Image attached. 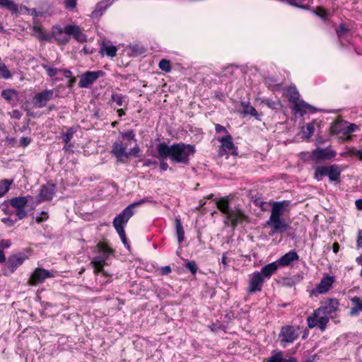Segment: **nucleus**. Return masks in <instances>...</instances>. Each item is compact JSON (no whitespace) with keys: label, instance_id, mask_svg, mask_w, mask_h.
Wrapping results in <instances>:
<instances>
[{"label":"nucleus","instance_id":"obj_53","mask_svg":"<svg viewBox=\"0 0 362 362\" xmlns=\"http://www.w3.org/2000/svg\"><path fill=\"white\" fill-rule=\"evenodd\" d=\"M356 246L358 248L362 247V230L358 231Z\"/></svg>","mask_w":362,"mask_h":362},{"label":"nucleus","instance_id":"obj_43","mask_svg":"<svg viewBox=\"0 0 362 362\" xmlns=\"http://www.w3.org/2000/svg\"><path fill=\"white\" fill-rule=\"evenodd\" d=\"M317 317L318 316H315L314 315V313H313L312 315H310L309 317H308L307 321H308V325L309 328H313L316 325H317Z\"/></svg>","mask_w":362,"mask_h":362},{"label":"nucleus","instance_id":"obj_62","mask_svg":"<svg viewBox=\"0 0 362 362\" xmlns=\"http://www.w3.org/2000/svg\"><path fill=\"white\" fill-rule=\"evenodd\" d=\"M6 262V257L2 250H0V263Z\"/></svg>","mask_w":362,"mask_h":362},{"label":"nucleus","instance_id":"obj_34","mask_svg":"<svg viewBox=\"0 0 362 362\" xmlns=\"http://www.w3.org/2000/svg\"><path fill=\"white\" fill-rule=\"evenodd\" d=\"M76 128H74V127L69 128L67 129V131L65 133H64L62 136L63 141L66 144H68L69 143V141L71 140V139L73 138V136L76 133Z\"/></svg>","mask_w":362,"mask_h":362},{"label":"nucleus","instance_id":"obj_54","mask_svg":"<svg viewBox=\"0 0 362 362\" xmlns=\"http://www.w3.org/2000/svg\"><path fill=\"white\" fill-rule=\"evenodd\" d=\"M31 14L34 16H43L44 14H45V12L44 11H38L37 10L36 8H33L31 10Z\"/></svg>","mask_w":362,"mask_h":362},{"label":"nucleus","instance_id":"obj_58","mask_svg":"<svg viewBox=\"0 0 362 362\" xmlns=\"http://www.w3.org/2000/svg\"><path fill=\"white\" fill-rule=\"evenodd\" d=\"M62 71L60 72H62L64 74V76L66 78H71L72 76V73L69 70L66 69H61Z\"/></svg>","mask_w":362,"mask_h":362},{"label":"nucleus","instance_id":"obj_6","mask_svg":"<svg viewBox=\"0 0 362 362\" xmlns=\"http://www.w3.org/2000/svg\"><path fill=\"white\" fill-rule=\"evenodd\" d=\"M96 248L98 255L95 257L90 262L94 269V273L96 274H102L105 276H109V274L104 270L103 267L108 257L113 255L114 250L107 245L101 242L97 244Z\"/></svg>","mask_w":362,"mask_h":362},{"label":"nucleus","instance_id":"obj_8","mask_svg":"<svg viewBox=\"0 0 362 362\" xmlns=\"http://www.w3.org/2000/svg\"><path fill=\"white\" fill-rule=\"evenodd\" d=\"M300 335L298 327L291 325L283 326L279 334L281 344L285 347L287 344H291L296 340Z\"/></svg>","mask_w":362,"mask_h":362},{"label":"nucleus","instance_id":"obj_1","mask_svg":"<svg viewBox=\"0 0 362 362\" xmlns=\"http://www.w3.org/2000/svg\"><path fill=\"white\" fill-rule=\"evenodd\" d=\"M157 151L160 159L169 157L173 163L188 164L190 156L195 153V147L182 142L171 146L163 142L157 146Z\"/></svg>","mask_w":362,"mask_h":362},{"label":"nucleus","instance_id":"obj_61","mask_svg":"<svg viewBox=\"0 0 362 362\" xmlns=\"http://www.w3.org/2000/svg\"><path fill=\"white\" fill-rule=\"evenodd\" d=\"M333 252L337 254L339 250V245L338 243H334L332 245Z\"/></svg>","mask_w":362,"mask_h":362},{"label":"nucleus","instance_id":"obj_47","mask_svg":"<svg viewBox=\"0 0 362 362\" xmlns=\"http://www.w3.org/2000/svg\"><path fill=\"white\" fill-rule=\"evenodd\" d=\"M49 218L47 212L42 211L41 214L36 217L35 221L37 223H40L46 221Z\"/></svg>","mask_w":362,"mask_h":362},{"label":"nucleus","instance_id":"obj_22","mask_svg":"<svg viewBox=\"0 0 362 362\" xmlns=\"http://www.w3.org/2000/svg\"><path fill=\"white\" fill-rule=\"evenodd\" d=\"M299 256L295 251H290L283 255L277 262L282 267L288 266L292 262L298 260Z\"/></svg>","mask_w":362,"mask_h":362},{"label":"nucleus","instance_id":"obj_25","mask_svg":"<svg viewBox=\"0 0 362 362\" xmlns=\"http://www.w3.org/2000/svg\"><path fill=\"white\" fill-rule=\"evenodd\" d=\"M219 141L221 143V148L223 151H230L232 150L236 149L233 144L231 135L227 134L220 139Z\"/></svg>","mask_w":362,"mask_h":362},{"label":"nucleus","instance_id":"obj_9","mask_svg":"<svg viewBox=\"0 0 362 362\" xmlns=\"http://www.w3.org/2000/svg\"><path fill=\"white\" fill-rule=\"evenodd\" d=\"M54 276V275L49 270L38 267L36 268L32 273L28 281V284L29 286H37L38 284H42L46 279L52 278Z\"/></svg>","mask_w":362,"mask_h":362},{"label":"nucleus","instance_id":"obj_60","mask_svg":"<svg viewBox=\"0 0 362 362\" xmlns=\"http://www.w3.org/2000/svg\"><path fill=\"white\" fill-rule=\"evenodd\" d=\"M355 204H356L357 209L362 210V199H358L356 200Z\"/></svg>","mask_w":362,"mask_h":362},{"label":"nucleus","instance_id":"obj_11","mask_svg":"<svg viewBox=\"0 0 362 362\" xmlns=\"http://www.w3.org/2000/svg\"><path fill=\"white\" fill-rule=\"evenodd\" d=\"M264 283V278L259 272H255L250 275L247 292L249 293H255L261 291L263 284Z\"/></svg>","mask_w":362,"mask_h":362},{"label":"nucleus","instance_id":"obj_2","mask_svg":"<svg viewBox=\"0 0 362 362\" xmlns=\"http://www.w3.org/2000/svg\"><path fill=\"white\" fill-rule=\"evenodd\" d=\"M289 205L288 201L276 202L272 204L271 215L266 222V226L271 227L272 232L269 235L282 233L287 230L288 225L282 216Z\"/></svg>","mask_w":362,"mask_h":362},{"label":"nucleus","instance_id":"obj_14","mask_svg":"<svg viewBox=\"0 0 362 362\" xmlns=\"http://www.w3.org/2000/svg\"><path fill=\"white\" fill-rule=\"evenodd\" d=\"M127 146L121 141H116L112 146L111 153L117 158L118 162L124 163V158H127Z\"/></svg>","mask_w":362,"mask_h":362},{"label":"nucleus","instance_id":"obj_16","mask_svg":"<svg viewBox=\"0 0 362 362\" xmlns=\"http://www.w3.org/2000/svg\"><path fill=\"white\" fill-rule=\"evenodd\" d=\"M54 97L53 90H45L37 93L34 97V103L37 107L42 108L45 107L47 103Z\"/></svg>","mask_w":362,"mask_h":362},{"label":"nucleus","instance_id":"obj_18","mask_svg":"<svg viewBox=\"0 0 362 362\" xmlns=\"http://www.w3.org/2000/svg\"><path fill=\"white\" fill-rule=\"evenodd\" d=\"M52 35L57 43L60 45L66 44L70 40L69 35L66 31V26L64 28L59 26H54Z\"/></svg>","mask_w":362,"mask_h":362},{"label":"nucleus","instance_id":"obj_64","mask_svg":"<svg viewBox=\"0 0 362 362\" xmlns=\"http://www.w3.org/2000/svg\"><path fill=\"white\" fill-rule=\"evenodd\" d=\"M356 262L362 267V255L356 259Z\"/></svg>","mask_w":362,"mask_h":362},{"label":"nucleus","instance_id":"obj_40","mask_svg":"<svg viewBox=\"0 0 362 362\" xmlns=\"http://www.w3.org/2000/svg\"><path fill=\"white\" fill-rule=\"evenodd\" d=\"M33 30L38 33V37L42 40H47V41H49L50 40V35L49 34H45L42 30H41L40 28H39L38 26H34L33 27Z\"/></svg>","mask_w":362,"mask_h":362},{"label":"nucleus","instance_id":"obj_30","mask_svg":"<svg viewBox=\"0 0 362 362\" xmlns=\"http://www.w3.org/2000/svg\"><path fill=\"white\" fill-rule=\"evenodd\" d=\"M241 105L243 108V113L244 115H250L254 117L257 116V112L255 107H253L249 102H242Z\"/></svg>","mask_w":362,"mask_h":362},{"label":"nucleus","instance_id":"obj_39","mask_svg":"<svg viewBox=\"0 0 362 362\" xmlns=\"http://www.w3.org/2000/svg\"><path fill=\"white\" fill-rule=\"evenodd\" d=\"M159 68L164 71L170 72L171 71V65L170 61L167 59H161L159 62Z\"/></svg>","mask_w":362,"mask_h":362},{"label":"nucleus","instance_id":"obj_10","mask_svg":"<svg viewBox=\"0 0 362 362\" xmlns=\"http://www.w3.org/2000/svg\"><path fill=\"white\" fill-rule=\"evenodd\" d=\"M339 302L336 299L330 298L327 302H325L322 305L314 311L315 316H320V315H325L328 317H332L333 314L337 310Z\"/></svg>","mask_w":362,"mask_h":362},{"label":"nucleus","instance_id":"obj_59","mask_svg":"<svg viewBox=\"0 0 362 362\" xmlns=\"http://www.w3.org/2000/svg\"><path fill=\"white\" fill-rule=\"evenodd\" d=\"M168 164L165 161H161L160 163V168L162 170L165 171L168 169Z\"/></svg>","mask_w":362,"mask_h":362},{"label":"nucleus","instance_id":"obj_37","mask_svg":"<svg viewBox=\"0 0 362 362\" xmlns=\"http://www.w3.org/2000/svg\"><path fill=\"white\" fill-rule=\"evenodd\" d=\"M130 49L134 55L138 56L144 54L146 52V49L140 45H132L129 46Z\"/></svg>","mask_w":362,"mask_h":362},{"label":"nucleus","instance_id":"obj_51","mask_svg":"<svg viewBox=\"0 0 362 362\" xmlns=\"http://www.w3.org/2000/svg\"><path fill=\"white\" fill-rule=\"evenodd\" d=\"M283 2L286 1L289 5L293 6H300V3L302 2L303 0H281Z\"/></svg>","mask_w":362,"mask_h":362},{"label":"nucleus","instance_id":"obj_23","mask_svg":"<svg viewBox=\"0 0 362 362\" xmlns=\"http://www.w3.org/2000/svg\"><path fill=\"white\" fill-rule=\"evenodd\" d=\"M341 173V168L336 164L329 166L328 177L330 182H339Z\"/></svg>","mask_w":362,"mask_h":362},{"label":"nucleus","instance_id":"obj_42","mask_svg":"<svg viewBox=\"0 0 362 362\" xmlns=\"http://www.w3.org/2000/svg\"><path fill=\"white\" fill-rule=\"evenodd\" d=\"M346 156H356L362 160V150H357L354 148H349L348 151L344 153Z\"/></svg>","mask_w":362,"mask_h":362},{"label":"nucleus","instance_id":"obj_35","mask_svg":"<svg viewBox=\"0 0 362 362\" xmlns=\"http://www.w3.org/2000/svg\"><path fill=\"white\" fill-rule=\"evenodd\" d=\"M42 67L47 71V75L51 78L55 76L62 71L61 69L53 68L45 64H42Z\"/></svg>","mask_w":362,"mask_h":362},{"label":"nucleus","instance_id":"obj_44","mask_svg":"<svg viewBox=\"0 0 362 362\" xmlns=\"http://www.w3.org/2000/svg\"><path fill=\"white\" fill-rule=\"evenodd\" d=\"M140 151V148L138 145H135L133 148H132L129 151H127V158L130 156L138 157L139 153Z\"/></svg>","mask_w":362,"mask_h":362},{"label":"nucleus","instance_id":"obj_4","mask_svg":"<svg viewBox=\"0 0 362 362\" xmlns=\"http://www.w3.org/2000/svg\"><path fill=\"white\" fill-rule=\"evenodd\" d=\"M28 202L27 197H17L5 200L1 205L0 209L8 216L15 214L18 220L25 218L28 215L25 206Z\"/></svg>","mask_w":362,"mask_h":362},{"label":"nucleus","instance_id":"obj_32","mask_svg":"<svg viewBox=\"0 0 362 362\" xmlns=\"http://www.w3.org/2000/svg\"><path fill=\"white\" fill-rule=\"evenodd\" d=\"M127 97L119 93H112L111 95V100L116 103L118 106L127 105Z\"/></svg>","mask_w":362,"mask_h":362},{"label":"nucleus","instance_id":"obj_13","mask_svg":"<svg viewBox=\"0 0 362 362\" xmlns=\"http://www.w3.org/2000/svg\"><path fill=\"white\" fill-rule=\"evenodd\" d=\"M104 72L103 71H86L81 76L79 81V86L81 88H88L93 84L99 77L103 76Z\"/></svg>","mask_w":362,"mask_h":362},{"label":"nucleus","instance_id":"obj_24","mask_svg":"<svg viewBox=\"0 0 362 362\" xmlns=\"http://www.w3.org/2000/svg\"><path fill=\"white\" fill-rule=\"evenodd\" d=\"M279 264L276 262H274L272 263H269L265 266H264L261 269V272L259 273L262 274V276H264V278L269 279L271 276L276 272L278 269Z\"/></svg>","mask_w":362,"mask_h":362},{"label":"nucleus","instance_id":"obj_17","mask_svg":"<svg viewBox=\"0 0 362 362\" xmlns=\"http://www.w3.org/2000/svg\"><path fill=\"white\" fill-rule=\"evenodd\" d=\"M357 126L355 124H350L345 121L334 123L332 126V132L334 133L341 132L348 134L356 131Z\"/></svg>","mask_w":362,"mask_h":362},{"label":"nucleus","instance_id":"obj_19","mask_svg":"<svg viewBox=\"0 0 362 362\" xmlns=\"http://www.w3.org/2000/svg\"><path fill=\"white\" fill-rule=\"evenodd\" d=\"M334 279L333 276L329 275H326L322 278L319 284L316 286V288L312 291L313 293H319L322 294L327 293L332 284L334 283Z\"/></svg>","mask_w":362,"mask_h":362},{"label":"nucleus","instance_id":"obj_57","mask_svg":"<svg viewBox=\"0 0 362 362\" xmlns=\"http://www.w3.org/2000/svg\"><path fill=\"white\" fill-rule=\"evenodd\" d=\"M0 246L4 248H8L11 246V242L8 240H3L0 243Z\"/></svg>","mask_w":362,"mask_h":362},{"label":"nucleus","instance_id":"obj_63","mask_svg":"<svg viewBox=\"0 0 362 362\" xmlns=\"http://www.w3.org/2000/svg\"><path fill=\"white\" fill-rule=\"evenodd\" d=\"M75 81H76V78L71 77L70 80L69 81L68 86L70 88L72 87L74 83H75Z\"/></svg>","mask_w":362,"mask_h":362},{"label":"nucleus","instance_id":"obj_5","mask_svg":"<svg viewBox=\"0 0 362 362\" xmlns=\"http://www.w3.org/2000/svg\"><path fill=\"white\" fill-rule=\"evenodd\" d=\"M148 199H143L135 202L127 206L119 215L113 220V226L119 234L122 242L124 245H127V240L125 235L124 226L128 222L129 218L134 215V209L147 202Z\"/></svg>","mask_w":362,"mask_h":362},{"label":"nucleus","instance_id":"obj_46","mask_svg":"<svg viewBox=\"0 0 362 362\" xmlns=\"http://www.w3.org/2000/svg\"><path fill=\"white\" fill-rule=\"evenodd\" d=\"M77 0H66L64 2V6L66 9L72 10L76 8Z\"/></svg>","mask_w":362,"mask_h":362},{"label":"nucleus","instance_id":"obj_29","mask_svg":"<svg viewBox=\"0 0 362 362\" xmlns=\"http://www.w3.org/2000/svg\"><path fill=\"white\" fill-rule=\"evenodd\" d=\"M0 6L15 13L18 11V5L11 0H0Z\"/></svg>","mask_w":362,"mask_h":362},{"label":"nucleus","instance_id":"obj_49","mask_svg":"<svg viewBox=\"0 0 362 362\" xmlns=\"http://www.w3.org/2000/svg\"><path fill=\"white\" fill-rule=\"evenodd\" d=\"M346 27L344 24H341L339 27L336 29L338 37H341L347 31Z\"/></svg>","mask_w":362,"mask_h":362},{"label":"nucleus","instance_id":"obj_12","mask_svg":"<svg viewBox=\"0 0 362 362\" xmlns=\"http://www.w3.org/2000/svg\"><path fill=\"white\" fill-rule=\"evenodd\" d=\"M25 260L21 255H13L10 257L6 262L4 268V275L8 276L13 274L16 269L21 266Z\"/></svg>","mask_w":362,"mask_h":362},{"label":"nucleus","instance_id":"obj_50","mask_svg":"<svg viewBox=\"0 0 362 362\" xmlns=\"http://www.w3.org/2000/svg\"><path fill=\"white\" fill-rule=\"evenodd\" d=\"M31 142V139L28 137H21L20 139V145L21 146H28Z\"/></svg>","mask_w":362,"mask_h":362},{"label":"nucleus","instance_id":"obj_33","mask_svg":"<svg viewBox=\"0 0 362 362\" xmlns=\"http://www.w3.org/2000/svg\"><path fill=\"white\" fill-rule=\"evenodd\" d=\"M175 223H176V232H177V240H178V243H180L181 242H182L184 240L185 231H184L183 227L182 226L181 221L180 219L177 218L175 220Z\"/></svg>","mask_w":362,"mask_h":362},{"label":"nucleus","instance_id":"obj_26","mask_svg":"<svg viewBox=\"0 0 362 362\" xmlns=\"http://www.w3.org/2000/svg\"><path fill=\"white\" fill-rule=\"evenodd\" d=\"M351 302L354 305L350 310V314L352 316L357 315L360 312H362V298L358 296H354L351 298Z\"/></svg>","mask_w":362,"mask_h":362},{"label":"nucleus","instance_id":"obj_52","mask_svg":"<svg viewBox=\"0 0 362 362\" xmlns=\"http://www.w3.org/2000/svg\"><path fill=\"white\" fill-rule=\"evenodd\" d=\"M228 254V252H224L222 255L221 263L223 264L224 268H226L228 266V264L229 262V260H228V256H227Z\"/></svg>","mask_w":362,"mask_h":362},{"label":"nucleus","instance_id":"obj_41","mask_svg":"<svg viewBox=\"0 0 362 362\" xmlns=\"http://www.w3.org/2000/svg\"><path fill=\"white\" fill-rule=\"evenodd\" d=\"M120 136L122 139H126L129 141H136L135 134L133 130H128L125 132H121Z\"/></svg>","mask_w":362,"mask_h":362},{"label":"nucleus","instance_id":"obj_36","mask_svg":"<svg viewBox=\"0 0 362 362\" xmlns=\"http://www.w3.org/2000/svg\"><path fill=\"white\" fill-rule=\"evenodd\" d=\"M329 317L325 315H320L317 318V325L321 330H324L326 327L327 322H329Z\"/></svg>","mask_w":362,"mask_h":362},{"label":"nucleus","instance_id":"obj_7","mask_svg":"<svg viewBox=\"0 0 362 362\" xmlns=\"http://www.w3.org/2000/svg\"><path fill=\"white\" fill-rule=\"evenodd\" d=\"M288 99L293 104V110L296 113L303 115L307 109L312 108V106L303 100L299 99L300 94L295 86H290L286 90Z\"/></svg>","mask_w":362,"mask_h":362},{"label":"nucleus","instance_id":"obj_21","mask_svg":"<svg viewBox=\"0 0 362 362\" xmlns=\"http://www.w3.org/2000/svg\"><path fill=\"white\" fill-rule=\"evenodd\" d=\"M54 194V185H43L41 187L40 192L37 196V202L40 203L45 201L51 200Z\"/></svg>","mask_w":362,"mask_h":362},{"label":"nucleus","instance_id":"obj_28","mask_svg":"<svg viewBox=\"0 0 362 362\" xmlns=\"http://www.w3.org/2000/svg\"><path fill=\"white\" fill-rule=\"evenodd\" d=\"M13 180L4 179L0 181V198L4 197L10 189Z\"/></svg>","mask_w":362,"mask_h":362},{"label":"nucleus","instance_id":"obj_48","mask_svg":"<svg viewBox=\"0 0 362 362\" xmlns=\"http://www.w3.org/2000/svg\"><path fill=\"white\" fill-rule=\"evenodd\" d=\"M17 220L18 219L16 218L15 221H13L10 217L1 218V221L8 227H12L17 221Z\"/></svg>","mask_w":362,"mask_h":362},{"label":"nucleus","instance_id":"obj_20","mask_svg":"<svg viewBox=\"0 0 362 362\" xmlns=\"http://www.w3.org/2000/svg\"><path fill=\"white\" fill-rule=\"evenodd\" d=\"M66 31L69 35V37L72 36L78 42H85L87 40L86 36L83 34L81 28L75 25H66Z\"/></svg>","mask_w":362,"mask_h":362},{"label":"nucleus","instance_id":"obj_45","mask_svg":"<svg viewBox=\"0 0 362 362\" xmlns=\"http://www.w3.org/2000/svg\"><path fill=\"white\" fill-rule=\"evenodd\" d=\"M185 266L191 272L192 274H195L197 273L198 267L195 262H188Z\"/></svg>","mask_w":362,"mask_h":362},{"label":"nucleus","instance_id":"obj_3","mask_svg":"<svg viewBox=\"0 0 362 362\" xmlns=\"http://www.w3.org/2000/svg\"><path fill=\"white\" fill-rule=\"evenodd\" d=\"M217 208L225 216V223L233 228H235L238 223L247 221L248 217L238 207H231L228 199L221 198L216 202Z\"/></svg>","mask_w":362,"mask_h":362},{"label":"nucleus","instance_id":"obj_56","mask_svg":"<svg viewBox=\"0 0 362 362\" xmlns=\"http://www.w3.org/2000/svg\"><path fill=\"white\" fill-rule=\"evenodd\" d=\"M161 274L167 275L171 272V268L170 266H165L160 268Z\"/></svg>","mask_w":362,"mask_h":362},{"label":"nucleus","instance_id":"obj_38","mask_svg":"<svg viewBox=\"0 0 362 362\" xmlns=\"http://www.w3.org/2000/svg\"><path fill=\"white\" fill-rule=\"evenodd\" d=\"M16 95V92L12 89L4 90L1 92V96L6 100L11 101Z\"/></svg>","mask_w":362,"mask_h":362},{"label":"nucleus","instance_id":"obj_31","mask_svg":"<svg viewBox=\"0 0 362 362\" xmlns=\"http://www.w3.org/2000/svg\"><path fill=\"white\" fill-rule=\"evenodd\" d=\"M117 47L115 46H107L105 44H103L100 47V52L105 53V54L108 57H113L117 54Z\"/></svg>","mask_w":362,"mask_h":362},{"label":"nucleus","instance_id":"obj_55","mask_svg":"<svg viewBox=\"0 0 362 362\" xmlns=\"http://www.w3.org/2000/svg\"><path fill=\"white\" fill-rule=\"evenodd\" d=\"M215 131L216 133L227 132L226 127L218 124H216Z\"/></svg>","mask_w":362,"mask_h":362},{"label":"nucleus","instance_id":"obj_15","mask_svg":"<svg viewBox=\"0 0 362 362\" xmlns=\"http://www.w3.org/2000/svg\"><path fill=\"white\" fill-rule=\"evenodd\" d=\"M312 156L313 159L317 162L333 158L336 156V152L329 148H317L313 151Z\"/></svg>","mask_w":362,"mask_h":362},{"label":"nucleus","instance_id":"obj_27","mask_svg":"<svg viewBox=\"0 0 362 362\" xmlns=\"http://www.w3.org/2000/svg\"><path fill=\"white\" fill-rule=\"evenodd\" d=\"M329 166H317L315 168L314 178L317 181L321 180L324 177H328Z\"/></svg>","mask_w":362,"mask_h":362}]
</instances>
